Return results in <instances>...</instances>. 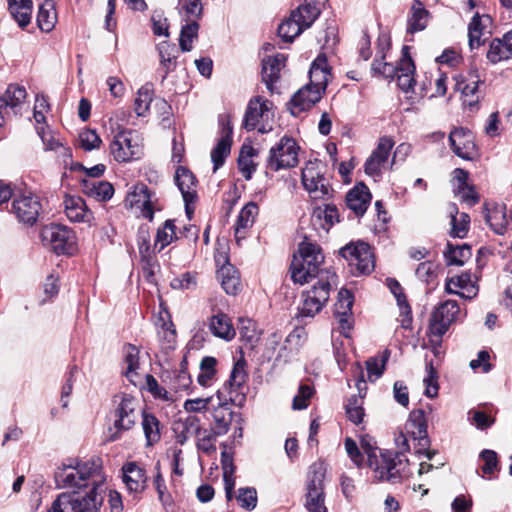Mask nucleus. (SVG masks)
<instances>
[{
	"label": "nucleus",
	"mask_w": 512,
	"mask_h": 512,
	"mask_svg": "<svg viewBox=\"0 0 512 512\" xmlns=\"http://www.w3.org/2000/svg\"><path fill=\"white\" fill-rule=\"evenodd\" d=\"M320 166L321 163L317 160L308 161L301 173L302 184L314 200H326L331 195V188L324 178Z\"/></svg>",
	"instance_id": "obj_14"
},
{
	"label": "nucleus",
	"mask_w": 512,
	"mask_h": 512,
	"mask_svg": "<svg viewBox=\"0 0 512 512\" xmlns=\"http://www.w3.org/2000/svg\"><path fill=\"white\" fill-rule=\"evenodd\" d=\"M246 381V372L244 366L240 363H236L231 371L229 380L224 386V390L229 389V400L233 401L232 393H237Z\"/></svg>",
	"instance_id": "obj_51"
},
{
	"label": "nucleus",
	"mask_w": 512,
	"mask_h": 512,
	"mask_svg": "<svg viewBox=\"0 0 512 512\" xmlns=\"http://www.w3.org/2000/svg\"><path fill=\"white\" fill-rule=\"evenodd\" d=\"M325 474L326 467L323 462H315L310 466L305 503L309 512H327V508L324 504Z\"/></svg>",
	"instance_id": "obj_9"
},
{
	"label": "nucleus",
	"mask_w": 512,
	"mask_h": 512,
	"mask_svg": "<svg viewBox=\"0 0 512 512\" xmlns=\"http://www.w3.org/2000/svg\"><path fill=\"white\" fill-rule=\"evenodd\" d=\"M124 364V375L131 383L135 384L139 368V350L136 346L128 344L124 347Z\"/></svg>",
	"instance_id": "obj_46"
},
{
	"label": "nucleus",
	"mask_w": 512,
	"mask_h": 512,
	"mask_svg": "<svg viewBox=\"0 0 512 512\" xmlns=\"http://www.w3.org/2000/svg\"><path fill=\"white\" fill-rule=\"evenodd\" d=\"M110 153L119 163H127L140 159L144 154L143 137L136 130L126 129L115 134Z\"/></svg>",
	"instance_id": "obj_6"
},
{
	"label": "nucleus",
	"mask_w": 512,
	"mask_h": 512,
	"mask_svg": "<svg viewBox=\"0 0 512 512\" xmlns=\"http://www.w3.org/2000/svg\"><path fill=\"white\" fill-rule=\"evenodd\" d=\"M104 485H92L88 491L81 493L80 490H74L71 493H61L65 497V502L70 512H99L103 503Z\"/></svg>",
	"instance_id": "obj_13"
},
{
	"label": "nucleus",
	"mask_w": 512,
	"mask_h": 512,
	"mask_svg": "<svg viewBox=\"0 0 512 512\" xmlns=\"http://www.w3.org/2000/svg\"><path fill=\"white\" fill-rule=\"evenodd\" d=\"M486 57L489 62L496 64L498 62L512 58L504 38H494L489 45Z\"/></svg>",
	"instance_id": "obj_50"
},
{
	"label": "nucleus",
	"mask_w": 512,
	"mask_h": 512,
	"mask_svg": "<svg viewBox=\"0 0 512 512\" xmlns=\"http://www.w3.org/2000/svg\"><path fill=\"white\" fill-rule=\"evenodd\" d=\"M324 263V255L320 246L305 239L299 244L298 252L294 255L290 273L294 283L305 284L311 278L318 277L323 271L329 269H320Z\"/></svg>",
	"instance_id": "obj_3"
},
{
	"label": "nucleus",
	"mask_w": 512,
	"mask_h": 512,
	"mask_svg": "<svg viewBox=\"0 0 512 512\" xmlns=\"http://www.w3.org/2000/svg\"><path fill=\"white\" fill-rule=\"evenodd\" d=\"M304 30L298 23L295 21L293 14L291 13L290 18L284 22H282L278 27V35L285 42H292L294 38L299 36Z\"/></svg>",
	"instance_id": "obj_52"
},
{
	"label": "nucleus",
	"mask_w": 512,
	"mask_h": 512,
	"mask_svg": "<svg viewBox=\"0 0 512 512\" xmlns=\"http://www.w3.org/2000/svg\"><path fill=\"white\" fill-rule=\"evenodd\" d=\"M81 147L86 151H91L100 147L102 140L95 130L85 129L79 134Z\"/></svg>",
	"instance_id": "obj_60"
},
{
	"label": "nucleus",
	"mask_w": 512,
	"mask_h": 512,
	"mask_svg": "<svg viewBox=\"0 0 512 512\" xmlns=\"http://www.w3.org/2000/svg\"><path fill=\"white\" fill-rule=\"evenodd\" d=\"M313 225L321 227L328 232L330 228L339 222V214L334 204H325L324 207H317L312 214Z\"/></svg>",
	"instance_id": "obj_38"
},
{
	"label": "nucleus",
	"mask_w": 512,
	"mask_h": 512,
	"mask_svg": "<svg viewBox=\"0 0 512 512\" xmlns=\"http://www.w3.org/2000/svg\"><path fill=\"white\" fill-rule=\"evenodd\" d=\"M299 146L288 136H283L271 147L266 160V167L274 172L297 166Z\"/></svg>",
	"instance_id": "obj_7"
},
{
	"label": "nucleus",
	"mask_w": 512,
	"mask_h": 512,
	"mask_svg": "<svg viewBox=\"0 0 512 512\" xmlns=\"http://www.w3.org/2000/svg\"><path fill=\"white\" fill-rule=\"evenodd\" d=\"M82 191L89 197L97 201H108L114 194L112 184L107 181H100L95 179H83L81 181Z\"/></svg>",
	"instance_id": "obj_31"
},
{
	"label": "nucleus",
	"mask_w": 512,
	"mask_h": 512,
	"mask_svg": "<svg viewBox=\"0 0 512 512\" xmlns=\"http://www.w3.org/2000/svg\"><path fill=\"white\" fill-rule=\"evenodd\" d=\"M371 201V193L368 187L360 183L351 189L346 195V205L357 216H362Z\"/></svg>",
	"instance_id": "obj_30"
},
{
	"label": "nucleus",
	"mask_w": 512,
	"mask_h": 512,
	"mask_svg": "<svg viewBox=\"0 0 512 512\" xmlns=\"http://www.w3.org/2000/svg\"><path fill=\"white\" fill-rule=\"evenodd\" d=\"M176 238L173 220H166L162 227L158 228L155 245L160 244V249L169 245Z\"/></svg>",
	"instance_id": "obj_58"
},
{
	"label": "nucleus",
	"mask_w": 512,
	"mask_h": 512,
	"mask_svg": "<svg viewBox=\"0 0 512 512\" xmlns=\"http://www.w3.org/2000/svg\"><path fill=\"white\" fill-rule=\"evenodd\" d=\"M236 499L243 509L251 511L257 505V491L252 487L240 488Z\"/></svg>",
	"instance_id": "obj_59"
},
{
	"label": "nucleus",
	"mask_w": 512,
	"mask_h": 512,
	"mask_svg": "<svg viewBox=\"0 0 512 512\" xmlns=\"http://www.w3.org/2000/svg\"><path fill=\"white\" fill-rule=\"evenodd\" d=\"M480 459L484 462L482 466L484 474L491 475L498 469V457L495 451L484 449L480 453Z\"/></svg>",
	"instance_id": "obj_63"
},
{
	"label": "nucleus",
	"mask_w": 512,
	"mask_h": 512,
	"mask_svg": "<svg viewBox=\"0 0 512 512\" xmlns=\"http://www.w3.org/2000/svg\"><path fill=\"white\" fill-rule=\"evenodd\" d=\"M209 330L214 336L225 341L232 340L236 335L230 318L224 313H218L210 318Z\"/></svg>",
	"instance_id": "obj_37"
},
{
	"label": "nucleus",
	"mask_w": 512,
	"mask_h": 512,
	"mask_svg": "<svg viewBox=\"0 0 512 512\" xmlns=\"http://www.w3.org/2000/svg\"><path fill=\"white\" fill-rule=\"evenodd\" d=\"M218 279L227 294L236 295L240 289V277L236 268L230 263L222 265L217 271Z\"/></svg>",
	"instance_id": "obj_39"
},
{
	"label": "nucleus",
	"mask_w": 512,
	"mask_h": 512,
	"mask_svg": "<svg viewBox=\"0 0 512 512\" xmlns=\"http://www.w3.org/2000/svg\"><path fill=\"white\" fill-rule=\"evenodd\" d=\"M393 146L394 142L391 138L382 137L379 139L376 149L365 162L364 168L367 175L374 178L381 176V170L387 163Z\"/></svg>",
	"instance_id": "obj_18"
},
{
	"label": "nucleus",
	"mask_w": 512,
	"mask_h": 512,
	"mask_svg": "<svg viewBox=\"0 0 512 512\" xmlns=\"http://www.w3.org/2000/svg\"><path fill=\"white\" fill-rule=\"evenodd\" d=\"M322 98V93L311 86L305 85L299 89L291 98L288 106L293 116H298L301 112L310 109Z\"/></svg>",
	"instance_id": "obj_21"
},
{
	"label": "nucleus",
	"mask_w": 512,
	"mask_h": 512,
	"mask_svg": "<svg viewBox=\"0 0 512 512\" xmlns=\"http://www.w3.org/2000/svg\"><path fill=\"white\" fill-rule=\"evenodd\" d=\"M36 20L41 31L48 33L54 29L57 22V14L53 0H45L39 6Z\"/></svg>",
	"instance_id": "obj_43"
},
{
	"label": "nucleus",
	"mask_w": 512,
	"mask_h": 512,
	"mask_svg": "<svg viewBox=\"0 0 512 512\" xmlns=\"http://www.w3.org/2000/svg\"><path fill=\"white\" fill-rule=\"evenodd\" d=\"M428 16L429 12L425 9L423 3L420 0H413L411 14L407 23V32L414 34L424 30L427 26Z\"/></svg>",
	"instance_id": "obj_41"
},
{
	"label": "nucleus",
	"mask_w": 512,
	"mask_h": 512,
	"mask_svg": "<svg viewBox=\"0 0 512 512\" xmlns=\"http://www.w3.org/2000/svg\"><path fill=\"white\" fill-rule=\"evenodd\" d=\"M491 24V18L489 15H479L476 13L469 25H468V37H469V47L470 49L479 48L483 41L481 37L483 35L484 30Z\"/></svg>",
	"instance_id": "obj_36"
},
{
	"label": "nucleus",
	"mask_w": 512,
	"mask_h": 512,
	"mask_svg": "<svg viewBox=\"0 0 512 512\" xmlns=\"http://www.w3.org/2000/svg\"><path fill=\"white\" fill-rule=\"evenodd\" d=\"M408 50V46H404L402 48V58L399 61V73L396 76L399 88L405 93L413 91L415 85V79L413 76L415 72V65Z\"/></svg>",
	"instance_id": "obj_26"
},
{
	"label": "nucleus",
	"mask_w": 512,
	"mask_h": 512,
	"mask_svg": "<svg viewBox=\"0 0 512 512\" xmlns=\"http://www.w3.org/2000/svg\"><path fill=\"white\" fill-rule=\"evenodd\" d=\"M353 303L354 298L352 293L347 289H341L338 292L337 302L335 303V316H346V314H352Z\"/></svg>",
	"instance_id": "obj_57"
},
{
	"label": "nucleus",
	"mask_w": 512,
	"mask_h": 512,
	"mask_svg": "<svg viewBox=\"0 0 512 512\" xmlns=\"http://www.w3.org/2000/svg\"><path fill=\"white\" fill-rule=\"evenodd\" d=\"M197 448L206 454H210L216 451L215 441L219 435H216L213 431L201 430V434L198 435Z\"/></svg>",
	"instance_id": "obj_62"
},
{
	"label": "nucleus",
	"mask_w": 512,
	"mask_h": 512,
	"mask_svg": "<svg viewBox=\"0 0 512 512\" xmlns=\"http://www.w3.org/2000/svg\"><path fill=\"white\" fill-rule=\"evenodd\" d=\"M63 204L66 216L72 222L90 224L94 219L92 211L87 208L85 201L80 196L66 195Z\"/></svg>",
	"instance_id": "obj_23"
},
{
	"label": "nucleus",
	"mask_w": 512,
	"mask_h": 512,
	"mask_svg": "<svg viewBox=\"0 0 512 512\" xmlns=\"http://www.w3.org/2000/svg\"><path fill=\"white\" fill-rule=\"evenodd\" d=\"M460 308L455 300H446L435 308L430 319V333L439 340L448 331L450 325L456 320Z\"/></svg>",
	"instance_id": "obj_15"
},
{
	"label": "nucleus",
	"mask_w": 512,
	"mask_h": 512,
	"mask_svg": "<svg viewBox=\"0 0 512 512\" xmlns=\"http://www.w3.org/2000/svg\"><path fill=\"white\" fill-rule=\"evenodd\" d=\"M223 126L225 134L221 137L211 152L213 172H216L224 164L226 157L230 154L231 151L233 127L230 123L229 116H227V123L223 124Z\"/></svg>",
	"instance_id": "obj_29"
},
{
	"label": "nucleus",
	"mask_w": 512,
	"mask_h": 512,
	"mask_svg": "<svg viewBox=\"0 0 512 512\" xmlns=\"http://www.w3.org/2000/svg\"><path fill=\"white\" fill-rule=\"evenodd\" d=\"M295 21H298L303 30L309 28L320 15V9L314 0H304L296 10L292 12Z\"/></svg>",
	"instance_id": "obj_40"
},
{
	"label": "nucleus",
	"mask_w": 512,
	"mask_h": 512,
	"mask_svg": "<svg viewBox=\"0 0 512 512\" xmlns=\"http://www.w3.org/2000/svg\"><path fill=\"white\" fill-rule=\"evenodd\" d=\"M407 432L416 441L415 454L425 456L431 460L436 454L435 450H429L430 439L427 432V421L423 409H414L410 412L406 423Z\"/></svg>",
	"instance_id": "obj_11"
},
{
	"label": "nucleus",
	"mask_w": 512,
	"mask_h": 512,
	"mask_svg": "<svg viewBox=\"0 0 512 512\" xmlns=\"http://www.w3.org/2000/svg\"><path fill=\"white\" fill-rule=\"evenodd\" d=\"M258 213L259 208L255 202H248L241 209L235 225V237L237 242L245 238L246 231L253 226Z\"/></svg>",
	"instance_id": "obj_32"
},
{
	"label": "nucleus",
	"mask_w": 512,
	"mask_h": 512,
	"mask_svg": "<svg viewBox=\"0 0 512 512\" xmlns=\"http://www.w3.org/2000/svg\"><path fill=\"white\" fill-rule=\"evenodd\" d=\"M161 380L170 390L178 393L188 391L192 385V378L187 370V359L184 357L180 366L173 370H164Z\"/></svg>",
	"instance_id": "obj_19"
},
{
	"label": "nucleus",
	"mask_w": 512,
	"mask_h": 512,
	"mask_svg": "<svg viewBox=\"0 0 512 512\" xmlns=\"http://www.w3.org/2000/svg\"><path fill=\"white\" fill-rule=\"evenodd\" d=\"M198 30L199 25L196 21H191L182 27L179 45L183 52H188L192 49V42L197 38Z\"/></svg>",
	"instance_id": "obj_53"
},
{
	"label": "nucleus",
	"mask_w": 512,
	"mask_h": 512,
	"mask_svg": "<svg viewBox=\"0 0 512 512\" xmlns=\"http://www.w3.org/2000/svg\"><path fill=\"white\" fill-rule=\"evenodd\" d=\"M481 81L477 79H471L470 81H461L457 84L458 89L461 91L463 96V104L473 108L477 106L480 100L479 96V84Z\"/></svg>",
	"instance_id": "obj_49"
},
{
	"label": "nucleus",
	"mask_w": 512,
	"mask_h": 512,
	"mask_svg": "<svg viewBox=\"0 0 512 512\" xmlns=\"http://www.w3.org/2000/svg\"><path fill=\"white\" fill-rule=\"evenodd\" d=\"M273 103L261 96L252 98L246 108L242 127L247 131L254 130L259 124V119L272 108Z\"/></svg>",
	"instance_id": "obj_22"
},
{
	"label": "nucleus",
	"mask_w": 512,
	"mask_h": 512,
	"mask_svg": "<svg viewBox=\"0 0 512 512\" xmlns=\"http://www.w3.org/2000/svg\"><path fill=\"white\" fill-rule=\"evenodd\" d=\"M223 393L224 391L221 390L217 392L220 403L213 411L214 424L211 429L216 435L220 436L225 435L229 431L233 416V412L227 407L229 399L222 397Z\"/></svg>",
	"instance_id": "obj_28"
},
{
	"label": "nucleus",
	"mask_w": 512,
	"mask_h": 512,
	"mask_svg": "<svg viewBox=\"0 0 512 512\" xmlns=\"http://www.w3.org/2000/svg\"><path fill=\"white\" fill-rule=\"evenodd\" d=\"M26 96L27 93L23 86L10 84L5 93L0 96V110L6 107L11 109L20 107L24 103Z\"/></svg>",
	"instance_id": "obj_44"
},
{
	"label": "nucleus",
	"mask_w": 512,
	"mask_h": 512,
	"mask_svg": "<svg viewBox=\"0 0 512 512\" xmlns=\"http://www.w3.org/2000/svg\"><path fill=\"white\" fill-rule=\"evenodd\" d=\"M240 337L246 342L253 343L257 340L256 324L250 319H240Z\"/></svg>",
	"instance_id": "obj_64"
},
{
	"label": "nucleus",
	"mask_w": 512,
	"mask_h": 512,
	"mask_svg": "<svg viewBox=\"0 0 512 512\" xmlns=\"http://www.w3.org/2000/svg\"><path fill=\"white\" fill-rule=\"evenodd\" d=\"M444 256L448 265L463 266L471 257V248L467 244L454 246L447 243Z\"/></svg>",
	"instance_id": "obj_48"
},
{
	"label": "nucleus",
	"mask_w": 512,
	"mask_h": 512,
	"mask_svg": "<svg viewBox=\"0 0 512 512\" xmlns=\"http://www.w3.org/2000/svg\"><path fill=\"white\" fill-rule=\"evenodd\" d=\"M157 50L160 58L159 71L162 72V81H164L176 66L178 49L175 44L163 41L158 44Z\"/></svg>",
	"instance_id": "obj_35"
},
{
	"label": "nucleus",
	"mask_w": 512,
	"mask_h": 512,
	"mask_svg": "<svg viewBox=\"0 0 512 512\" xmlns=\"http://www.w3.org/2000/svg\"><path fill=\"white\" fill-rule=\"evenodd\" d=\"M363 400L361 397L353 395L351 396L345 406L346 414L348 419L354 424L362 422L364 417Z\"/></svg>",
	"instance_id": "obj_54"
},
{
	"label": "nucleus",
	"mask_w": 512,
	"mask_h": 512,
	"mask_svg": "<svg viewBox=\"0 0 512 512\" xmlns=\"http://www.w3.org/2000/svg\"><path fill=\"white\" fill-rule=\"evenodd\" d=\"M174 432L176 442L184 445L190 437L201 434L200 419L197 416L189 415L175 424Z\"/></svg>",
	"instance_id": "obj_34"
},
{
	"label": "nucleus",
	"mask_w": 512,
	"mask_h": 512,
	"mask_svg": "<svg viewBox=\"0 0 512 512\" xmlns=\"http://www.w3.org/2000/svg\"><path fill=\"white\" fill-rule=\"evenodd\" d=\"M42 242L56 254H73L76 251V236L73 230L61 224H50L41 231Z\"/></svg>",
	"instance_id": "obj_8"
},
{
	"label": "nucleus",
	"mask_w": 512,
	"mask_h": 512,
	"mask_svg": "<svg viewBox=\"0 0 512 512\" xmlns=\"http://www.w3.org/2000/svg\"><path fill=\"white\" fill-rule=\"evenodd\" d=\"M336 275L332 271H323L320 279L308 291L302 293V304L298 307L297 318H313L329 300Z\"/></svg>",
	"instance_id": "obj_4"
},
{
	"label": "nucleus",
	"mask_w": 512,
	"mask_h": 512,
	"mask_svg": "<svg viewBox=\"0 0 512 512\" xmlns=\"http://www.w3.org/2000/svg\"><path fill=\"white\" fill-rule=\"evenodd\" d=\"M152 101V95L149 89L141 88L137 93V97L134 102V110L138 116H145L149 110L150 103Z\"/></svg>",
	"instance_id": "obj_61"
},
{
	"label": "nucleus",
	"mask_w": 512,
	"mask_h": 512,
	"mask_svg": "<svg viewBox=\"0 0 512 512\" xmlns=\"http://www.w3.org/2000/svg\"><path fill=\"white\" fill-rule=\"evenodd\" d=\"M42 206L37 196L22 195L12 202V213L17 220L26 225L36 223Z\"/></svg>",
	"instance_id": "obj_17"
},
{
	"label": "nucleus",
	"mask_w": 512,
	"mask_h": 512,
	"mask_svg": "<svg viewBox=\"0 0 512 512\" xmlns=\"http://www.w3.org/2000/svg\"><path fill=\"white\" fill-rule=\"evenodd\" d=\"M115 408L112 412L113 427L110 428V441L120 439L123 432L132 429L138 419L139 401L132 395L120 394L114 398Z\"/></svg>",
	"instance_id": "obj_5"
},
{
	"label": "nucleus",
	"mask_w": 512,
	"mask_h": 512,
	"mask_svg": "<svg viewBox=\"0 0 512 512\" xmlns=\"http://www.w3.org/2000/svg\"><path fill=\"white\" fill-rule=\"evenodd\" d=\"M483 214L486 223L496 234H505L508 226L505 205L485 203Z\"/></svg>",
	"instance_id": "obj_25"
},
{
	"label": "nucleus",
	"mask_w": 512,
	"mask_h": 512,
	"mask_svg": "<svg viewBox=\"0 0 512 512\" xmlns=\"http://www.w3.org/2000/svg\"><path fill=\"white\" fill-rule=\"evenodd\" d=\"M54 478L58 488L73 491L92 485H104L106 481L102 460L99 457L87 460L68 458L56 469Z\"/></svg>",
	"instance_id": "obj_1"
},
{
	"label": "nucleus",
	"mask_w": 512,
	"mask_h": 512,
	"mask_svg": "<svg viewBox=\"0 0 512 512\" xmlns=\"http://www.w3.org/2000/svg\"><path fill=\"white\" fill-rule=\"evenodd\" d=\"M156 474L153 479L154 487L158 494V500L164 505L168 506L172 504L171 494L168 492L165 480L160 471V464L157 463L155 466Z\"/></svg>",
	"instance_id": "obj_56"
},
{
	"label": "nucleus",
	"mask_w": 512,
	"mask_h": 512,
	"mask_svg": "<svg viewBox=\"0 0 512 512\" xmlns=\"http://www.w3.org/2000/svg\"><path fill=\"white\" fill-rule=\"evenodd\" d=\"M122 480L129 493L140 494L146 489V472L135 462L123 465Z\"/></svg>",
	"instance_id": "obj_20"
},
{
	"label": "nucleus",
	"mask_w": 512,
	"mask_h": 512,
	"mask_svg": "<svg viewBox=\"0 0 512 512\" xmlns=\"http://www.w3.org/2000/svg\"><path fill=\"white\" fill-rule=\"evenodd\" d=\"M175 182L181 191L183 200H196L197 180L190 170L182 166L178 167L175 174Z\"/></svg>",
	"instance_id": "obj_33"
},
{
	"label": "nucleus",
	"mask_w": 512,
	"mask_h": 512,
	"mask_svg": "<svg viewBox=\"0 0 512 512\" xmlns=\"http://www.w3.org/2000/svg\"><path fill=\"white\" fill-rule=\"evenodd\" d=\"M9 11L21 28L31 21L33 10L32 0H8Z\"/></svg>",
	"instance_id": "obj_42"
},
{
	"label": "nucleus",
	"mask_w": 512,
	"mask_h": 512,
	"mask_svg": "<svg viewBox=\"0 0 512 512\" xmlns=\"http://www.w3.org/2000/svg\"><path fill=\"white\" fill-rule=\"evenodd\" d=\"M361 449L367 455L368 465L374 471V477L378 481L398 483L408 477L407 460L402 454H395L390 450L379 451L369 443L361 440Z\"/></svg>",
	"instance_id": "obj_2"
},
{
	"label": "nucleus",
	"mask_w": 512,
	"mask_h": 512,
	"mask_svg": "<svg viewBox=\"0 0 512 512\" xmlns=\"http://www.w3.org/2000/svg\"><path fill=\"white\" fill-rule=\"evenodd\" d=\"M330 75L327 58L324 54L319 55L311 64L309 70L310 82L307 86L319 90L323 94L325 91Z\"/></svg>",
	"instance_id": "obj_27"
},
{
	"label": "nucleus",
	"mask_w": 512,
	"mask_h": 512,
	"mask_svg": "<svg viewBox=\"0 0 512 512\" xmlns=\"http://www.w3.org/2000/svg\"><path fill=\"white\" fill-rule=\"evenodd\" d=\"M449 142L453 152L464 160L478 157V149L473 134L464 128H455L449 134Z\"/></svg>",
	"instance_id": "obj_16"
},
{
	"label": "nucleus",
	"mask_w": 512,
	"mask_h": 512,
	"mask_svg": "<svg viewBox=\"0 0 512 512\" xmlns=\"http://www.w3.org/2000/svg\"><path fill=\"white\" fill-rule=\"evenodd\" d=\"M125 204L129 208L139 211L140 215L149 221L153 220L154 212L161 209L155 192L143 183L133 186V189L126 196Z\"/></svg>",
	"instance_id": "obj_12"
},
{
	"label": "nucleus",
	"mask_w": 512,
	"mask_h": 512,
	"mask_svg": "<svg viewBox=\"0 0 512 512\" xmlns=\"http://www.w3.org/2000/svg\"><path fill=\"white\" fill-rule=\"evenodd\" d=\"M389 355L390 352L385 350L380 359L372 357L366 361L368 377L371 381L378 379L383 374Z\"/></svg>",
	"instance_id": "obj_55"
},
{
	"label": "nucleus",
	"mask_w": 512,
	"mask_h": 512,
	"mask_svg": "<svg viewBox=\"0 0 512 512\" xmlns=\"http://www.w3.org/2000/svg\"><path fill=\"white\" fill-rule=\"evenodd\" d=\"M354 275L369 274L374 270L375 260L371 247L365 242L350 243L340 250Z\"/></svg>",
	"instance_id": "obj_10"
},
{
	"label": "nucleus",
	"mask_w": 512,
	"mask_h": 512,
	"mask_svg": "<svg viewBox=\"0 0 512 512\" xmlns=\"http://www.w3.org/2000/svg\"><path fill=\"white\" fill-rule=\"evenodd\" d=\"M141 424L147 446H152L160 441V422L156 416L151 413L143 412Z\"/></svg>",
	"instance_id": "obj_47"
},
{
	"label": "nucleus",
	"mask_w": 512,
	"mask_h": 512,
	"mask_svg": "<svg viewBox=\"0 0 512 512\" xmlns=\"http://www.w3.org/2000/svg\"><path fill=\"white\" fill-rule=\"evenodd\" d=\"M285 62L286 56L281 53L262 60V80L271 93L274 92V84L279 80L280 71L285 66Z\"/></svg>",
	"instance_id": "obj_24"
},
{
	"label": "nucleus",
	"mask_w": 512,
	"mask_h": 512,
	"mask_svg": "<svg viewBox=\"0 0 512 512\" xmlns=\"http://www.w3.org/2000/svg\"><path fill=\"white\" fill-rule=\"evenodd\" d=\"M451 215V236L456 238H464L469 230L470 216L465 213H459L455 204L450 206Z\"/></svg>",
	"instance_id": "obj_45"
}]
</instances>
